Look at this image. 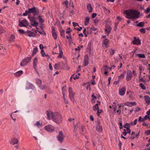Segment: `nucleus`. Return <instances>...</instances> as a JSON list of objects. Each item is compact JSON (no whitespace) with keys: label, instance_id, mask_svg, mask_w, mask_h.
Returning <instances> with one entry per match:
<instances>
[{"label":"nucleus","instance_id":"nucleus-36","mask_svg":"<svg viewBox=\"0 0 150 150\" xmlns=\"http://www.w3.org/2000/svg\"><path fill=\"white\" fill-rule=\"evenodd\" d=\"M139 86L142 89L144 90L146 89L145 86L142 83H140L139 85Z\"/></svg>","mask_w":150,"mask_h":150},{"label":"nucleus","instance_id":"nucleus-51","mask_svg":"<svg viewBox=\"0 0 150 150\" xmlns=\"http://www.w3.org/2000/svg\"><path fill=\"white\" fill-rule=\"evenodd\" d=\"M90 18L89 17H87L85 19V21L86 23H88L89 22Z\"/></svg>","mask_w":150,"mask_h":150},{"label":"nucleus","instance_id":"nucleus-23","mask_svg":"<svg viewBox=\"0 0 150 150\" xmlns=\"http://www.w3.org/2000/svg\"><path fill=\"white\" fill-rule=\"evenodd\" d=\"M146 114L147 115H146L144 118V120H146L147 118L149 119H150L149 115H150V109H149L146 112Z\"/></svg>","mask_w":150,"mask_h":150},{"label":"nucleus","instance_id":"nucleus-49","mask_svg":"<svg viewBox=\"0 0 150 150\" xmlns=\"http://www.w3.org/2000/svg\"><path fill=\"white\" fill-rule=\"evenodd\" d=\"M115 53V50L114 49H111L110 51V54L112 55H113V54H114Z\"/></svg>","mask_w":150,"mask_h":150},{"label":"nucleus","instance_id":"nucleus-15","mask_svg":"<svg viewBox=\"0 0 150 150\" xmlns=\"http://www.w3.org/2000/svg\"><path fill=\"white\" fill-rule=\"evenodd\" d=\"M98 126H96V129L99 132H101L103 130V128L100 125L99 121L98 122Z\"/></svg>","mask_w":150,"mask_h":150},{"label":"nucleus","instance_id":"nucleus-56","mask_svg":"<svg viewBox=\"0 0 150 150\" xmlns=\"http://www.w3.org/2000/svg\"><path fill=\"white\" fill-rule=\"evenodd\" d=\"M93 110L95 111L99 109H98L97 108V107L95 105L93 107Z\"/></svg>","mask_w":150,"mask_h":150},{"label":"nucleus","instance_id":"nucleus-39","mask_svg":"<svg viewBox=\"0 0 150 150\" xmlns=\"http://www.w3.org/2000/svg\"><path fill=\"white\" fill-rule=\"evenodd\" d=\"M35 126H36L38 127H39L40 126L41 127L42 125L40 123L39 121H37L36 123L34 124Z\"/></svg>","mask_w":150,"mask_h":150},{"label":"nucleus","instance_id":"nucleus-52","mask_svg":"<svg viewBox=\"0 0 150 150\" xmlns=\"http://www.w3.org/2000/svg\"><path fill=\"white\" fill-rule=\"evenodd\" d=\"M108 68L107 66H104L103 67V69L104 70V71H107Z\"/></svg>","mask_w":150,"mask_h":150},{"label":"nucleus","instance_id":"nucleus-13","mask_svg":"<svg viewBox=\"0 0 150 150\" xmlns=\"http://www.w3.org/2000/svg\"><path fill=\"white\" fill-rule=\"evenodd\" d=\"M26 35L30 37H34L36 35V34L34 33L31 32L30 30L27 31L26 34Z\"/></svg>","mask_w":150,"mask_h":150},{"label":"nucleus","instance_id":"nucleus-62","mask_svg":"<svg viewBox=\"0 0 150 150\" xmlns=\"http://www.w3.org/2000/svg\"><path fill=\"white\" fill-rule=\"evenodd\" d=\"M91 30H93V31H95L97 30V28H95L94 27H92L91 28Z\"/></svg>","mask_w":150,"mask_h":150},{"label":"nucleus","instance_id":"nucleus-3","mask_svg":"<svg viewBox=\"0 0 150 150\" xmlns=\"http://www.w3.org/2000/svg\"><path fill=\"white\" fill-rule=\"evenodd\" d=\"M31 57H27L25 58L21 61V66H24L26 65L31 60Z\"/></svg>","mask_w":150,"mask_h":150},{"label":"nucleus","instance_id":"nucleus-28","mask_svg":"<svg viewBox=\"0 0 150 150\" xmlns=\"http://www.w3.org/2000/svg\"><path fill=\"white\" fill-rule=\"evenodd\" d=\"M42 16L39 15L38 16V18L39 19V22L41 23H42L44 22V21L42 18Z\"/></svg>","mask_w":150,"mask_h":150},{"label":"nucleus","instance_id":"nucleus-54","mask_svg":"<svg viewBox=\"0 0 150 150\" xmlns=\"http://www.w3.org/2000/svg\"><path fill=\"white\" fill-rule=\"evenodd\" d=\"M119 110H117V113L118 115H119L121 112V110H120V108L121 107V105H119Z\"/></svg>","mask_w":150,"mask_h":150},{"label":"nucleus","instance_id":"nucleus-19","mask_svg":"<svg viewBox=\"0 0 150 150\" xmlns=\"http://www.w3.org/2000/svg\"><path fill=\"white\" fill-rule=\"evenodd\" d=\"M23 73V71L22 70H20L15 73L14 74V75L16 77H18L20 76Z\"/></svg>","mask_w":150,"mask_h":150},{"label":"nucleus","instance_id":"nucleus-29","mask_svg":"<svg viewBox=\"0 0 150 150\" xmlns=\"http://www.w3.org/2000/svg\"><path fill=\"white\" fill-rule=\"evenodd\" d=\"M144 22H141L137 24L136 26L138 27H142L144 26Z\"/></svg>","mask_w":150,"mask_h":150},{"label":"nucleus","instance_id":"nucleus-24","mask_svg":"<svg viewBox=\"0 0 150 150\" xmlns=\"http://www.w3.org/2000/svg\"><path fill=\"white\" fill-rule=\"evenodd\" d=\"M59 55L57 57L58 58H62V56L63 55V52L60 47L59 48Z\"/></svg>","mask_w":150,"mask_h":150},{"label":"nucleus","instance_id":"nucleus-53","mask_svg":"<svg viewBox=\"0 0 150 150\" xmlns=\"http://www.w3.org/2000/svg\"><path fill=\"white\" fill-rule=\"evenodd\" d=\"M33 14V16H35L36 15H38L39 13V12L38 11H37V10L35 11V12H34Z\"/></svg>","mask_w":150,"mask_h":150},{"label":"nucleus","instance_id":"nucleus-27","mask_svg":"<svg viewBox=\"0 0 150 150\" xmlns=\"http://www.w3.org/2000/svg\"><path fill=\"white\" fill-rule=\"evenodd\" d=\"M36 83L38 85V86L42 83V81L41 80L38 79H35Z\"/></svg>","mask_w":150,"mask_h":150},{"label":"nucleus","instance_id":"nucleus-38","mask_svg":"<svg viewBox=\"0 0 150 150\" xmlns=\"http://www.w3.org/2000/svg\"><path fill=\"white\" fill-rule=\"evenodd\" d=\"M83 47V46L82 45H80L77 48H75V50L76 51H77L78 50H79L81 48H82Z\"/></svg>","mask_w":150,"mask_h":150},{"label":"nucleus","instance_id":"nucleus-17","mask_svg":"<svg viewBox=\"0 0 150 150\" xmlns=\"http://www.w3.org/2000/svg\"><path fill=\"white\" fill-rule=\"evenodd\" d=\"M18 140L17 139L15 138H13L10 142V144H12L13 145L18 144Z\"/></svg>","mask_w":150,"mask_h":150},{"label":"nucleus","instance_id":"nucleus-1","mask_svg":"<svg viewBox=\"0 0 150 150\" xmlns=\"http://www.w3.org/2000/svg\"><path fill=\"white\" fill-rule=\"evenodd\" d=\"M47 119L50 120L51 119L56 123L59 124L62 120V117L61 114L58 112H53L51 111H46Z\"/></svg>","mask_w":150,"mask_h":150},{"label":"nucleus","instance_id":"nucleus-20","mask_svg":"<svg viewBox=\"0 0 150 150\" xmlns=\"http://www.w3.org/2000/svg\"><path fill=\"white\" fill-rule=\"evenodd\" d=\"M87 8L89 13H90L92 11L93 8L90 4H88L87 6Z\"/></svg>","mask_w":150,"mask_h":150},{"label":"nucleus","instance_id":"nucleus-8","mask_svg":"<svg viewBox=\"0 0 150 150\" xmlns=\"http://www.w3.org/2000/svg\"><path fill=\"white\" fill-rule=\"evenodd\" d=\"M28 18L30 20V24L32 25L34 27H36L38 25V23L36 22L31 17L28 16Z\"/></svg>","mask_w":150,"mask_h":150},{"label":"nucleus","instance_id":"nucleus-11","mask_svg":"<svg viewBox=\"0 0 150 150\" xmlns=\"http://www.w3.org/2000/svg\"><path fill=\"white\" fill-rule=\"evenodd\" d=\"M111 30L112 28L111 26H109L105 27V33L108 35L111 32Z\"/></svg>","mask_w":150,"mask_h":150},{"label":"nucleus","instance_id":"nucleus-18","mask_svg":"<svg viewBox=\"0 0 150 150\" xmlns=\"http://www.w3.org/2000/svg\"><path fill=\"white\" fill-rule=\"evenodd\" d=\"M144 100L146 103L149 105L150 102V98L148 96H144Z\"/></svg>","mask_w":150,"mask_h":150},{"label":"nucleus","instance_id":"nucleus-63","mask_svg":"<svg viewBox=\"0 0 150 150\" xmlns=\"http://www.w3.org/2000/svg\"><path fill=\"white\" fill-rule=\"evenodd\" d=\"M96 15H97L96 13H93L92 14V17L93 18H95L96 16Z\"/></svg>","mask_w":150,"mask_h":150},{"label":"nucleus","instance_id":"nucleus-26","mask_svg":"<svg viewBox=\"0 0 150 150\" xmlns=\"http://www.w3.org/2000/svg\"><path fill=\"white\" fill-rule=\"evenodd\" d=\"M38 62V60L37 57H35L33 60V65L34 66V68L35 69L37 66V64Z\"/></svg>","mask_w":150,"mask_h":150},{"label":"nucleus","instance_id":"nucleus-16","mask_svg":"<svg viewBox=\"0 0 150 150\" xmlns=\"http://www.w3.org/2000/svg\"><path fill=\"white\" fill-rule=\"evenodd\" d=\"M125 105L127 106L132 107L134 105H136L137 103L135 102H127L125 103Z\"/></svg>","mask_w":150,"mask_h":150},{"label":"nucleus","instance_id":"nucleus-64","mask_svg":"<svg viewBox=\"0 0 150 150\" xmlns=\"http://www.w3.org/2000/svg\"><path fill=\"white\" fill-rule=\"evenodd\" d=\"M79 77L77 75H76L75 76L73 77V79L74 80H76V79H79Z\"/></svg>","mask_w":150,"mask_h":150},{"label":"nucleus","instance_id":"nucleus-9","mask_svg":"<svg viewBox=\"0 0 150 150\" xmlns=\"http://www.w3.org/2000/svg\"><path fill=\"white\" fill-rule=\"evenodd\" d=\"M132 76V74L131 71L130 70H128L127 71V75L126 77V80L129 81L131 80Z\"/></svg>","mask_w":150,"mask_h":150},{"label":"nucleus","instance_id":"nucleus-4","mask_svg":"<svg viewBox=\"0 0 150 150\" xmlns=\"http://www.w3.org/2000/svg\"><path fill=\"white\" fill-rule=\"evenodd\" d=\"M45 130L49 132H53L55 130V127L50 125H48L45 127Z\"/></svg>","mask_w":150,"mask_h":150},{"label":"nucleus","instance_id":"nucleus-60","mask_svg":"<svg viewBox=\"0 0 150 150\" xmlns=\"http://www.w3.org/2000/svg\"><path fill=\"white\" fill-rule=\"evenodd\" d=\"M72 24L73 25L74 27H76V25L79 26V25L77 23H76L75 22H73Z\"/></svg>","mask_w":150,"mask_h":150},{"label":"nucleus","instance_id":"nucleus-25","mask_svg":"<svg viewBox=\"0 0 150 150\" xmlns=\"http://www.w3.org/2000/svg\"><path fill=\"white\" fill-rule=\"evenodd\" d=\"M54 29L53 30V31H52V36L54 39L56 40L57 38V34L55 32H54Z\"/></svg>","mask_w":150,"mask_h":150},{"label":"nucleus","instance_id":"nucleus-14","mask_svg":"<svg viewBox=\"0 0 150 150\" xmlns=\"http://www.w3.org/2000/svg\"><path fill=\"white\" fill-rule=\"evenodd\" d=\"M119 94L120 96L124 95L125 93L126 88L125 87H122L119 89Z\"/></svg>","mask_w":150,"mask_h":150},{"label":"nucleus","instance_id":"nucleus-57","mask_svg":"<svg viewBox=\"0 0 150 150\" xmlns=\"http://www.w3.org/2000/svg\"><path fill=\"white\" fill-rule=\"evenodd\" d=\"M124 76L123 74H121L120 76H119V78L120 79L124 78Z\"/></svg>","mask_w":150,"mask_h":150},{"label":"nucleus","instance_id":"nucleus-22","mask_svg":"<svg viewBox=\"0 0 150 150\" xmlns=\"http://www.w3.org/2000/svg\"><path fill=\"white\" fill-rule=\"evenodd\" d=\"M38 51V48L37 47H35L33 50L32 53V56H33Z\"/></svg>","mask_w":150,"mask_h":150},{"label":"nucleus","instance_id":"nucleus-46","mask_svg":"<svg viewBox=\"0 0 150 150\" xmlns=\"http://www.w3.org/2000/svg\"><path fill=\"white\" fill-rule=\"evenodd\" d=\"M63 99L64 100V102L67 104H68V101H67V100L66 99L65 95L64 94V95H63Z\"/></svg>","mask_w":150,"mask_h":150},{"label":"nucleus","instance_id":"nucleus-34","mask_svg":"<svg viewBox=\"0 0 150 150\" xmlns=\"http://www.w3.org/2000/svg\"><path fill=\"white\" fill-rule=\"evenodd\" d=\"M21 21V22H22L24 24L26 25L27 26L28 25V22L26 20H22Z\"/></svg>","mask_w":150,"mask_h":150},{"label":"nucleus","instance_id":"nucleus-48","mask_svg":"<svg viewBox=\"0 0 150 150\" xmlns=\"http://www.w3.org/2000/svg\"><path fill=\"white\" fill-rule=\"evenodd\" d=\"M139 31L142 33H145V30L144 28H142L139 30Z\"/></svg>","mask_w":150,"mask_h":150},{"label":"nucleus","instance_id":"nucleus-59","mask_svg":"<svg viewBox=\"0 0 150 150\" xmlns=\"http://www.w3.org/2000/svg\"><path fill=\"white\" fill-rule=\"evenodd\" d=\"M130 128L127 127V133H128L129 134H130L131 133V130L129 129Z\"/></svg>","mask_w":150,"mask_h":150},{"label":"nucleus","instance_id":"nucleus-35","mask_svg":"<svg viewBox=\"0 0 150 150\" xmlns=\"http://www.w3.org/2000/svg\"><path fill=\"white\" fill-rule=\"evenodd\" d=\"M60 64L59 63H58L57 64H56L54 66V69H58L59 67H60Z\"/></svg>","mask_w":150,"mask_h":150},{"label":"nucleus","instance_id":"nucleus-33","mask_svg":"<svg viewBox=\"0 0 150 150\" xmlns=\"http://www.w3.org/2000/svg\"><path fill=\"white\" fill-rule=\"evenodd\" d=\"M15 37L14 35H11V37L9 38V41L11 42H13L14 41V39H15Z\"/></svg>","mask_w":150,"mask_h":150},{"label":"nucleus","instance_id":"nucleus-43","mask_svg":"<svg viewBox=\"0 0 150 150\" xmlns=\"http://www.w3.org/2000/svg\"><path fill=\"white\" fill-rule=\"evenodd\" d=\"M41 55L43 57H45V53L44 51V50H43V49H42V50H41Z\"/></svg>","mask_w":150,"mask_h":150},{"label":"nucleus","instance_id":"nucleus-31","mask_svg":"<svg viewBox=\"0 0 150 150\" xmlns=\"http://www.w3.org/2000/svg\"><path fill=\"white\" fill-rule=\"evenodd\" d=\"M137 56H138L139 58H145V54H137Z\"/></svg>","mask_w":150,"mask_h":150},{"label":"nucleus","instance_id":"nucleus-58","mask_svg":"<svg viewBox=\"0 0 150 150\" xmlns=\"http://www.w3.org/2000/svg\"><path fill=\"white\" fill-rule=\"evenodd\" d=\"M145 134L147 135H148L150 134V130H147L145 132Z\"/></svg>","mask_w":150,"mask_h":150},{"label":"nucleus","instance_id":"nucleus-41","mask_svg":"<svg viewBox=\"0 0 150 150\" xmlns=\"http://www.w3.org/2000/svg\"><path fill=\"white\" fill-rule=\"evenodd\" d=\"M138 121L139 122H144L145 121V120L144 118H143L141 116H140L139 117Z\"/></svg>","mask_w":150,"mask_h":150},{"label":"nucleus","instance_id":"nucleus-5","mask_svg":"<svg viewBox=\"0 0 150 150\" xmlns=\"http://www.w3.org/2000/svg\"><path fill=\"white\" fill-rule=\"evenodd\" d=\"M68 92L69 98L71 101H73L74 100V93L73 92L72 88L70 87L69 88Z\"/></svg>","mask_w":150,"mask_h":150},{"label":"nucleus","instance_id":"nucleus-30","mask_svg":"<svg viewBox=\"0 0 150 150\" xmlns=\"http://www.w3.org/2000/svg\"><path fill=\"white\" fill-rule=\"evenodd\" d=\"M39 87L41 89V90H43L44 89H46V86L43 85H42L41 84L39 86Z\"/></svg>","mask_w":150,"mask_h":150},{"label":"nucleus","instance_id":"nucleus-10","mask_svg":"<svg viewBox=\"0 0 150 150\" xmlns=\"http://www.w3.org/2000/svg\"><path fill=\"white\" fill-rule=\"evenodd\" d=\"M109 40L108 39H105L103 41L102 46L103 47L106 48H108V45L109 44Z\"/></svg>","mask_w":150,"mask_h":150},{"label":"nucleus","instance_id":"nucleus-50","mask_svg":"<svg viewBox=\"0 0 150 150\" xmlns=\"http://www.w3.org/2000/svg\"><path fill=\"white\" fill-rule=\"evenodd\" d=\"M102 112V110H99V109L97 110V115L98 116H99V114L100 113H101Z\"/></svg>","mask_w":150,"mask_h":150},{"label":"nucleus","instance_id":"nucleus-37","mask_svg":"<svg viewBox=\"0 0 150 150\" xmlns=\"http://www.w3.org/2000/svg\"><path fill=\"white\" fill-rule=\"evenodd\" d=\"M123 127L127 129V127L130 128V124L129 123H126L125 125H124Z\"/></svg>","mask_w":150,"mask_h":150},{"label":"nucleus","instance_id":"nucleus-32","mask_svg":"<svg viewBox=\"0 0 150 150\" xmlns=\"http://www.w3.org/2000/svg\"><path fill=\"white\" fill-rule=\"evenodd\" d=\"M18 25L20 27H27V25L24 24L22 22H21V21H20L19 22Z\"/></svg>","mask_w":150,"mask_h":150},{"label":"nucleus","instance_id":"nucleus-61","mask_svg":"<svg viewBox=\"0 0 150 150\" xmlns=\"http://www.w3.org/2000/svg\"><path fill=\"white\" fill-rule=\"evenodd\" d=\"M99 21V20L97 19H95L94 21V23H98Z\"/></svg>","mask_w":150,"mask_h":150},{"label":"nucleus","instance_id":"nucleus-7","mask_svg":"<svg viewBox=\"0 0 150 150\" xmlns=\"http://www.w3.org/2000/svg\"><path fill=\"white\" fill-rule=\"evenodd\" d=\"M59 134L57 137L58 140L61 142H62L64 138L63 136V133L62 131H59Z\"/></svg>","mask_w":150,"mask_h":150},{"label":"nucleus","instance_id":"nucleus-44","mask_svg":"<svg viewBox=\"0 0 150 150\" xmlns=\"http://www.w3.org/2000/svg\"><path fill=\"white\" fill-rule=\"evenodd\" d=\"M69 3V1H65L63 2V4H65L66 7L68 8V5Z\"/></svg>","mask_w":150,"mask_h":150},{"label":"nucleus","instance_id":"nucleus-6","mask_svg":"<svg viewBox=\"0 0 150 150\" xmlns=\"http://www.w3.org/2000/svg\"><path fill=\"white\" fill-rule=\"evenodd\" d=\"M134 41L132 42V43L136 45H140L141 44V40L138 37H133Z\"/></svg>","mask_w":150,"mask_h":150},{"label":"nucleus","instance_id":"nucleus-12","mask_svg":"<svg viewBox=\"0 0 150 150\" xmlns=\"http://www.w3.org/2000/svg\"><path fill=\"white\" fill-rule=\"evenodd\" d=\"M89 57L88 54H86L85 55L84 63V66H86L88 64Z\"/></svg>","mask_w":150,"mask_h":150},{"label":"nucleus","instance_id":"nucleus-42","mask_svg":"<svg viewBox=\"0 0 150 150\" xmlns=\"http://www.w3.org/2000/svg\"><path fill=\"white\" fill-rule=\"evenodd\" d=\"M18 31L20 33L22 34L25 33V32L24 30L22 29L18 30Z\"/></svg>","mask_w":150,"mask_h":150},{"label":"nucleus","instance_id":"nucleus-47","mask_svg":"<svg viewBox=\"0 0 150 150\" xmlns=\"http://www.w3.org/2000/svg\"><path fill=\"white\" fill-rule=\"evenodd\" d=\"M94 94V93H93L91 95V97L93 98H92V99H91V100H94V98L96 99L97 98V97H96V96H95Z\"/></svg>","mask_w":150,"mask_h":150},{"label":"nucleus","instance_id":"nucleus-21","mask_svg":"<svg viewBox=\"0 0 150 150\" xmlns=\"http://www.w3.org/2000/svg\"><path fill=\"white\" fill-rule=\"evenodd\" d=\"M29 13H33L35 12L36 10V8L34 7L32 8H29L28 10Z\"/></svg>","mask_w":150,"mask_h":150},{"label":"nucleus","instance_id":"nucleus-45","mask_svg":"<svg viewBox=\"0 0 150 150\" xmlns=\"http://www.w3.org/2000/svg\"><path fill=\"white\" fill-rule=\"evenodd\" d=\"M25 13H23V15L24 16H27L29 13L28 10H26L25 11Z\"/></svg>","mask_w":150,"mask_h":150},{"label":"nucleus","instance_id":"nucleus-2","mask_svg":"<svg viewBox=\"0 0 150 150\" xmlns=\"http://www.w3.org/2000/svg\"><path fill=\"white\" fill-rule=\"evenodd\" d=\"M123 13L126 15V18L128 19H135L139 16V12L134 10H128L125 11Z\"/></svg>","mask_w":150,"mask_h":150},{"label":"nucleus","instance_id":"nucleus-40","mask_svg":"<svg viewBox=\"0 0 150 150\" xmlns=\"http://www.w3.org/2000/svg\"><path fill=\"white\" fill-rule=\"evenodd\" d=\"M141 75H140V76L139 77V82H145V80L143 78H140L141 77Z\"/></svg>","mask_w":150,"mask_h":150},{"label":"nucleus","instance_id":"nucleus-55","mask_svg":"<svg viewBox=\"0 0 150 150\" xmlns=\"http://www.w3.org/2000/svg\"><path fill=\"white\" fill-rule=\"evenodd\" d=\"M150 11V8L149 7L147 8L146 10H145L144 11L145 13H148Z\"/></svg>","mask_w":150,"mask_h":150}]
</instances>
